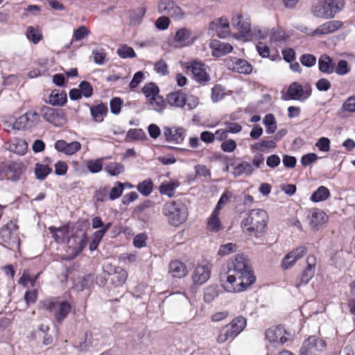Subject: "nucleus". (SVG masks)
<instances>
[{
	"mask_svg": "<svg viewBox=\"0 0 355 355\" xmlns=\"http://www.w3.org/2000/svg\"><path fill=\"white\" fill-rule=\"evenodd\" d=\"M168 272L173 277L182 278L187 275V270L184 263L175 260L170 263L168 266Z\"/></svg>",
	"mask_w": 355,
	"mask_h": 355,
	"instance_id": "obj_27",
	"label": "nucleus"
},
{
	"mask_svg": "<svg viewBox=\"0 0 355 355\" xmlns=\"http://www.w3.org/2000/svg\"><path fill=\"white\" fill-rule=\"evenodd\" d=\"M263 124L266 126V132L268 134H272L277 130L276 120L273 114H268L263 119Z\"/></svg>",
	"mask_w": 355,
	"mask_h": 355,
	"instance_id": "obj_44",
	"label": "nucleus"
},
{
	"mask_svg": "<svg viewBox=\"0 0 355 355\" xmlns=\"http://www.w3.org/2000/svg\"><path fill=\"white\" fill-rule=\"evenodd\" d=\"M340 109L343 112L355 113V95L348 97Z\"/></svg>",
	"mask_w": 355,
	"mask_h": 355,
	"instance_id": "obj_48",
	"label": "nucleus"
},
{
	"mask_svg": "<svg viewBox=\"0 0 355 355\" xmlns=\"http://www.w3.org/2000/svg\"><path fill=\"white\" fill-rule=\"evenodd\" d=\"M300 60L304 66L311 67L316 63V57L313 54H303L301 55Z\"/></svg>",
	"mask_w": 355,
	"mask_h": 355,
	"instance_id": "obj_57",
	"label": "nucleus"
},
{
	"mask_svg": "<svg viewBox=\"0 0 355 355\" xmlns=\"http://www.w3.org/2000/svg\"><path fill=\"white\" fill-rule=\"evenodd\" d=\"M49 230L57 243H67L68 238H69L71 235L68 226H62L59 228L50 227Z\"/></svg>",
	"mask_w": 355,
	"mask_h": 355,
	"instance_id": "obj_25",
	"label": "nucleus"
},
{
	"mask_svg": "<svg viewBox=\"0 0 355 355\" xmlns=\"http://www.w3.org/2000/svg\"><path fill=\"white\" fill-rule=\"evenodd\" d=\"M52 172V168L48 165L37 163L35 166V174L39 180H44Z\"/></svg>",
	"mask_w": 355,
	"mask_h": 355,
	"instance_id": "obj_39",
	"label": "nucleus"
},
{
	"mask_svg": "<svg viewBox=\"0 0 355 355\" xmlns=\"http://www.w3.org/2000/svg\"><path fill=\"white\" fill-rule=\"evenodd\" d=\"M137 191L144 196H148L153 191V182L150 178H147L137 185Z\"/></svg>",
	"mask_w": 355,
	"mask_h": 355,
	"instance_id": "obj_37",
	"label": "nucleus"
},
{
	"mask_svg": "<svg viewBox=\"0 0 355 355\" xmlns=\"http://www.w3.org/2000/svg\"><path fill=\"white\" fill-rule=\"evenodd\" d=\"M334 71L340 76H344L349 71L348 63L346 60L338 61L337 66L334 67Z\"/></svg>",
	"mask_w": 355,
	"mask_h": 355,
	"instance_id": "obj_59",
	"label": "nucleus"
},
{
	"mask_svg": "<svg viewBox=\"0 0 355 355\" xmlns=\"http://www.w3.org/2000/svg\"><path fill=\"white\" fill-rule=\"evenodd\" d=\"M28 149L26 141L22 139H15L8 146V150L18 155H24Z\"/></svg>",
	"mask_w": 355,
	"mask_h": 355,
	"instance_id": "obj_32",
	"label": "nucleus"
},
{
	"mask_svg": "<svg viewBox=\"0 0 355 355\" xmlns=\"http://www.w3.org/2000/svg\"><path fill=\"white\" fill-rule=\"evenodd\" d=\"M167 101L171 105L182 107L186 105L187 98L184 93L175 92L167 96Z\"/></svg>",
	"mask_w": 355,
	"mask_h": 355,
	"instance_id": "obj_31",
	"label": "nucleus"
},
{
	"mask_svg": "<svg viewBox=\"0 0 355 355\" xmlns=\"http://www.w3.org/2000/svg\"><path fill=\"white\" fill-rule=\"evenodd\" d=\"M94 61L98 65H103L105 61L106 52L103 49H94L92 51Z\"/></svg>",
	"mask_w": 355,
	"mask_h": 355,
	"instance_id": "obj_55",
	"label": "nucleus"
},
{
	"mask_svg": "<svg viewBox=\"0 0 355 355\" xmlns=\"http://www.w3.org/2000/svg\"><path fill=\"white\" fill-rule=\"evenodd\" d=\"M149 101V105L150 109L158 112H161L165 107V102L162 96L157 95L155 97L150 98Z\"/></svg>",
	"mask_w": 355,
	"mask_h": 355,
	"instance_id": "obj_43",
	"label": "nucleus"
},
{
	"mask_svg": "<svg viewBox=\"0 0 355 355\" xmlns=\"http://www.w3.org/2000/svg\"><path fill=\"white\" fill-rule=\"evenodd\" d=\"M26 168L19 162H10L8 164L7 179L12 182H17L24 173Z\"/></svg>",
	"mask_w": 355,
	"mask_h": 355,
	"instance_id": "obj_24",
	"label": "nucleus"
},
{
	"mask_svg": "<svg viewBox=\"0 0 355 355\" xmlns=\"http://www.w3.org/2000/svg\"><path fill=\"white\" fill-rule=\"evenodd\" d=\"M251 33L252 35L258 40H264L268 37L269 30L266 28H261L259 27H254L252 29Z\"/></svg>",
	"mask_w": 355,
	"mask_h": 355,
	"instance_id": "obj_61",
	"label": "nucleus"
},
{
	"mask_svg": "<svg viewBox=\"0 0 355 355\" xmlns=\"http://www.w3.org/2000/svg\"><path fill=\"white\" fill-rule=\"evenodd\" d=\"M94 282V277L91 274L85 275L80 278V281L76 284L78 290L83 291L89 288Z\"/></svg>",
	"mask_w": 355,
	"mask_h": 355,
	"instance_id": "obj_50",
	"label": "nucleus"
},
{
	"mask_svg": "<svg viewBox=\"0 0 355 355\" xmlns=\"http://www.w3.org/2000/svg\"><path fill=\"white\" fill-rule=\"evenodd\" d=\"M187 136V130L182 126L163 127V137L167 142L182 144Z\"/></svg>",
	"mask_w": 355,
	"mask_h": 355,
	"instance_id": "obj_8",
	"label": "nucleus"
},
{
	"mask_svg": "<svg viewBox=\"0 0 355 355\" xmlns=\"http://www.w3.org/2000/svg\"><path fill=\"white\" fill-rule=\"evenodd\" d=\"M158 12L171 17L181 19L184 17L182 9L173 0H162L158 4Z\"/></svg>",
	"mask_w": 355,
	"mask_h": 355,
	"instance_id": "obj_13",
	"label": "nucleus"
},
{
	"mask_svg": "<svg viewBox=\"0 0 355 355\" xmlns=\"http://www.w3.org/2000/svg\"><path fill=\"white\" fill-rule=\"evenodd\" d=\"M268 222V216L265 210L254 209L249 211L248 216L241 221V225L245 233L259 238L265 233Z\"/></svg>",
	"mask_w": 355,
	"mask_h": 355,
	"instance_id": "obj_2",
	"label": "nucleus"
},
{
	"mask_svg": "<svg viewBox=\"0 0 355 355\" xmlns=\"http://www.w3.org/2000/svg\"><path fill=\"white\" fill-rule=\"evenodd\" d=\"M87 167L92 173H99L103 168V160L102 159L89 160L87 163Z\"/></svg>",
	"mask_w": 355,
	"mask_h": 355,
	"instance_id": "obj_52",
	"label": "nucleus"
},
{
	"mask_svg": "<svg viewBox=\"0 0 355 355\" xmlns=\"http://www.w3.org/2000/svg\"><path fill=\"white\" fill-rule=\"evenodd\" d=\"M118 55L123 58H132L136 56V53L132 47L124 45L117 50Z\"/></svg>",
	"mask_w": 355,
	"mask_h": 355,
	"instance_id": "obj_53",
	"label": "nucleus"
},
{
	"mask_svg": "<svg viewBox=\"0 0 355 355\" xmlns=\"http://www.w3.org/2000/svg\"><path fill=\"white\" fill-rule=\"evenodd\" d=\"M124 189L123 184L121 182H116L115 185L109 193V199L111 200L119 198Z\"/></svg>",
	"mask_w": 355,
	"mask_h": 355,
	"instance_id": "obj_51",
	"label": "nucleus"
},
{
	"mask_svg": "<svg viewBox=\"0 0 355 355\" xmlns=\"http://www.w3.org/2000/svg\"><path fill=\"white\" fill-rule=\"evenodd\" d=\"M327 6V1L314 4L311 8V13L316 17L323 19H331V14L329 12V6Z\"/></svg>",
	"mask_w": 355,
	"mask_h": 355,
	"instance_id": "obj_29",
	"label": "nucleus"
},
{
	"mask_svg": "<svg viewBox=\"0 0 355 355\" xmlns=\"http://www.w3.org/2000/svg\"><path fill=\"white\" fill-rule=\"evenodd\" d=\"M255 276L247 259L243 255H236L227 263V270L220 275L221 286L230 293L245 291L254 283Z\"/></svg>",
	"mask_w": 355,
	"mask_h": 355,
	"instance_id": "obj_1",
	"label": "nucleus"
},
{
	"mask_svg": "<svg viewBox=\"0 0 355 355\" xmlns=\"http://www.w3.org/2000/svg\"><path fill=\"white\" fill-rule=\"evenodd\" d=\"M159 87L154 83L146 84L142 88V92L146 98H150L159 95Z\"/></svg>",
	"mask_w": 355,
	"mask_h": 355,
	"instance_id": "obj_41",
	"label": "nucleus"
},
{
	"mask_svg": "<svg viewBox=\"0 0 355 355\" xmlns=\"http://www.w3.org/2000/svg\"><path fill=\"white\" fill-rule=\"evenodd\" d=\"M67 102V94L65 92L59 93L53 90L49 96V103L54 106H62Z\"/></svg>",
	"mask_w": 355,
	"mask_h": 355,
	"instance_id": "obj_38",
	"label": "nucleus"
},
{
	"mask_svg": "<svg viewBox=\"0 0 355 355\" xmlns=\"http://www.w3.org/2000/svg\"><path fill=\"white\" fill-rule=\"evenodd\" d=\"M180 185L178 180H171L168 182H164L159 187V191L161 194L166 195L169 198L174 196L175 190Z\"/></svg>",
	"mask_w": 355,
	"mask_h": 355,
	"instance_id": "obj_34",
	"label": "nucleus"
},
{
	"mask_svg": "<svg viewBox=\"0 0 355 355\" xmlns=\"http://www.w3.org/2000/svg\"><path fill=\"white\" fill-rule=\"evenodd\" d=\"M222 227L219 216L211 214L207 220V229L209 231L218 232Z\"/></svg>",
	"mask_w": 355,
	"mask_h": 355,
	"instance_id": "obj_45",
	"label": "nucleus"
},
{
	"mask_svg": "<svg viewBox=\"0 0 355 355\" xmlns=\"http://www.w3.org/2000/svg\"><path fill=\"white\" fill-rule=\"evenodd\" d=\"M39 114L55 126H61L65 123L63 111L60 109L43 106Z\"/></svg>",
	"mask_w": 355,
	"mask_h": 355,
	"instance_id": "obj_9",
	"label": "nucleus"
},
{
	"mask_svg": "<svg viewBox=\"0 0 355 355\" xmlns=\"http://www.w3.org/2000/svg\"><path fill=\"white\" fill-rule=\"evenodd\" d=\"M343 25V23L339 20L328 21L320 25L313 31L304 32L312 37H321L336 32L339 30Z\"/></svg>",
	"mask_w": 355,
	"mask_h": 355,
	"instance_id": "obj_10",
	"label": "nucleus"
},
{
	"mask_svg": "<svg viewBox=\"0 0 355 355\" xmlns=\"http://www.w3.org/2000/svg\"><path fill=\"white\" fill-rule=\"evenodd\" d=\"M124 166L120 163L110 162L105 166V171L112 176H116L122 173Z\"/></svg>",
	"mask_w": 355,
	"mask_h": 355,
	"instance_id": "obj_46",
	"label": "nucleus"
},
{
	"mask_svg": "<svg viewBox=\"0 0 355 355\" xmlns=\"http://www.w3.org/2000/svg\"><path fill=\"white\" fill-rule=\"evenodd\" d=\"M40 119V114L37 112L33 110L28 111L26 114L15 120L12 123V128L18 130L31 128L37 125Z\"/></svg>",
	"mask_w": 355,
	"mask_h": 355,
	"instance_id": "obj_7",
	"label": "nucleus"
},
{
	"mask_svg": "<svg viewBox=\"0 0 355 355\" xmlns=\"http://www.w3.org/2000/svg\"><path fill=\"white\" fill-rule=\"evenodd\" d=\"M81 144L79 141L67 143L65 140L60 139L55 141V149L67 155H73L81 149Z\"/></svg>",
	"mask_w": 355,
	"mask_h": 355,
	"instance_id": "obj_21",
	"label": "nucleus"
},
{
	"mask_svg": "<svg viewBox=\"0 0 355 355\" xmlns=\"http://www.w3.org/2000/svg\"><path fill=\"white\" fill-rule=\"evenodd\" d=\"M315 265L316 258L313 255H309L306 258V266L302 272L300 281L297 284V287L306 285L310 282L315 274Z\"/></svg>",
	"mask_w": 355,
	"mask_h": 355,
	"instance_id": "obj_16",
	"label": "nucleus"
},
{
	"mask_svg": "<svg viewBox=\"0 0 355 355\" xmlns=\"http://www.w3.org/2000/svg\"><path fill=\"white\" fill-rule=\"evenodd\" d=\"M318 159V155L315 153H311L304 155L301 157L300 162L302 165H303L304 166H308L312 164L313 163L315 162Z\"/></svg>",
	"mask_w": 355,
	"mask_h": 355,
	"instance_id": "obj_62",
	"label": "nucleus"
},
{
	"mask_svg": "<svg viewBox=\"0 0 355 355\" xmlns=\"http://www.w3.org/2000/svg\"><path fill=\"white\" fill-rule=\"evenodd\" d=\"M311 92L312 88L309 83L302 85L298 82H293L288 86L287 92L282 98L284 101H304L311 96Z\"/></svg>",
	"mask_w": 355,
	"mask_h": 355,
	"instance_id": "obj_6",
	"label": "nucleus"
},
{
	"mask_svg": "<svg viewBox=\"0 0 355 355\" xmlns=\"http://www.w3.org/2000/svg\"><path fill=\"white\" fill-rule=\"evenodd\" d=\"M218 296L217 286H209L204 292V300L207 303L213 302Z\"/></svg>",
	"mask_w": 355,
	"mask_h": 355,
	"instance_id": "obj_47",
	"label": "nucleus"
},
{
	"mask_svg": "<svg viewBox=\"0 0 355 355\" xmlns=\"http://www.w3.org/2000/svg\"><path fill=\"white\" fill-rule=\"evenodd\" d=\"M162 214L171 225L178 227L187 219L188 210L184 202L180 200H174L164 205Z\"/></svg>",
	"mask_w": 355,
	"mask_h": 355,
	"instance_id": "obj_3",
	"label": "nucleus"
},
{
	"mask_svg": "<svg viewBox=\"0 0 355 355\" xmlns=\"http://www.w3.org/2000/svg\"><path fill=\"white\" fill-rule=\"evenodd\" d=\"M196 40V37H193L191 31L186 28L178 29L174 36V46L176 48H182L191 46Z\"/></svg>",
	"mask_w": 355,
	"mask_h": 355,
	"instance_id": "obj_14",
	"label": "nucleus"
},
{
	"mask_svg": "<svg viewBox=\"0 0 355 355\" xmlns=\"http://www.w3.org/2000/svg\"><path fill=\"white\" fill-rule=\"evenodd\" d=\"M26 37L33 44L39 43L42 39V35L38 28L28 26L26 31Z\"/></svg>",
	"mask_w": 355,
	"mask_h": 355,
	"instance_id": "obj_42",
	"label": "nucleus"
},
{
	"mask_svg": "<svg viewBox=\"0 0 355 355\" xmlns=\"http://www.w3.org/2000/svg\"><path fill=\"white\" fill-rule=\"evenodd\" d=\"M209 47L212 51V55L216 58L222 57L232 51V46L226 42L217 40H213L209 43Z\"/></svg>",
	"mask_w": 355,
	"mask_h": 355,
	"instance_id": "obj_22",
	"label": "nucleus"
},
{
	"mask_svg": "<svg viewBox=\"0 0 355 355\" xmlns=\"http://www.w3.org/2000/svg\"><path fill=\"white\" fill-rule=\"evenodd\" d=\"M330 196L329 190L324 186L319 187L310 197V200L314 202L324 201Z\"/></svg>",
	"mask_w": 355,
	"mask_h": 355,
	"instance_id": "obj_36",
	"label": "nucleus"
},
{
	"mask_svg": "<svg viewBox=\"0 0 355 355\" xmlns=\"http://www.w3.org/2000/svg\"><path fill=\"white\" fill-rule=\"evenodd\" d=\"M327 6H329V12L331 14V18H334L335 15L340 12L345 6L344 0H326Z\"/></svg>",
	"mask_w": 355,
	"mask_h": 355,
	"instance_id": "obj_40",
	"label": "nucleus"
},
{
	"mask_svg": "<svg viewBox=\"0 0 355 355\" xmlns=\"http://www.w3.org/2000/svg\"><path fill=\"white\" fill-rule=\"evenodd\" d=\"M232 24L234 26L240 31L243 34L251 33V24L249 18H244L242 15H238L232 17Z\"/></svg>",
	"mask_w": 355,
	"mask_h": 355,
	"instance_id": "obj_26",
	"label": "nucleus"
},
{
	"mask_svg": "<svg viewBox=\"0 0 355 355\" xmlns=\"http://www.w3.org/2000/svg\"><path fill=\"white\" fill-rule=\"evenodd\" d=\"M43 306L53 313L55 320L62 324L71 311V305L67 301H59L55 299L46 300L43 302Z\"/></svg>",
	"mask_w": 355,
	"mask_h": 355,
	"instance_id": "obj_4",
	"label": "nucleus"
},
{
	"mask_svg": "<svg viewBox=\"0 0 355 355\" xmlns=\"http://www.w3.org/2000/svg\"><path fill=\"white\" fill-rule=\"evenodd\" d=\"M246 320L241 316L236 317L232 322L223 327L216 338L218 343H223L227 340H233L245 327Z\"/></svg>",
	"mask_w": 355,
	"mask_h": 355,
	"instance_id": "obj_5",
	"label": "nucleus"
},
{
	"mask_svg": "<svg viewBox=\"0 0 355 355\" xmlns=\"http://www.w3.org/2000/svg\"><path fill=\"white\" fill-rule=\"evenodd\" d=\"M284 331L280 326L272 327L266 331V340L275 346L283 345L287 341V338L284 336Z\"/></svg>",
	"mask_w": 355,
	"mask_h": 355,
	"instance_id": "obj_19",
	"label": "nucleus"
},
{
	"mask_svg": "<svg viewBox=\"0 0 355 355\" xmlns=\"http://www.w3.org/2000/svg\"><path fill=\"white\" fill-rule=\"evenodd\" d=\"M67 243L69 248H71L75 253L78 254L82 252L87 245V234L81 230H78L71 234Z\"/></svg>",
	"mask_w": 355,
	"mask_h": 355,
	"instance_id": "obj_11",
	"label": "nucleus"
},
{
	"mask_svg": "<svg viewBox=\"0 0 355 355\" xmlns=\"http://www.w3.org/2000/svg\"><path fill=\"white\" fill-rule=\"evenodd\" d=\"M188 69L191 70L193 78L196 82L205 84L210 80V76L204 64L198 62H193Z\"/></svg>",
	"mask_w": 355,
	"mask_h": 355,
	"instance_id": "obj_18",
	"label": "nucleus"
},
{
	"mask_svg": "<svg viewBox=\"0 0 355 355\" xmlns=\"http://www.w3.org/2000/svg\"><path fill=\"white\" fill-rule=\"evenodd\" d=\"M326 347V343L315 336H309L303 343L300 349V355H314L315 351H322Z\"/></svg>",
	"mask_w": 355,
	"mask_h": 355,
	"instance_id": "obj_12",
	"label": "nucleus"
},
{
	"mask_svg": "<svg viewBox=\"0 0 355 355\" xmlns=\"http://www.w3.org/2000/svg\"><path fill=\"white\" fill-rule=\"evenodd\" d=\"M211 266L209 263L196 266L192 275V279L195 284L201 285L208 281L210 278Z\"/></svg>",
	"mask_w": 355,
	"mask_h": 355,
	"instance_id": "obj_15",
	"label": "nucleus"
},
{
	"mask_svg": "<svg viewBox=\"0 0 355 355\" xmlns=\"http://www.w3.org/2000/svg\"><path fill=\"white\" fill-rule=\"evenodd\" d=\"M79 87L82 96H84L86 98L92 96L93 94V88L89 82L85 80L82 81L79 85Z\"/></svg>",
	"mask_w": 355,
	"mask_h": 355,
	"instance_id": "obj_60",
	"label": "nucleus"
},
{
	"mask_svg": "<svg viewBox=\"0 0 355 355\" xmlns=\"http://www.w3.org/2000/svg\"><path fill=\"white\" fill-rule=\"evenodd\" d=\"M318 68L320 72L331 74L334 71L333 60L330 56L323 54L318 60Z\"/></svg>",
	"mask_w": 355,
	"mask_h": 355,
	"instance_id": "obj_30",
	"label": "nucleus"
},
{
	"mask_svg": "<svg viewBox=\"0 0 355 355\" xmlns=\"http://www.w3.org/2000/svg\"><path fill=\"white\" fill-rule=\"evenodd\" d=\"M224 96L225 91L220 85H216L212 88L211 98L214 103L221 101Z\"/></svg>",
	"mask_w": 355,
	"mask_h": 355,
	"instance_id": "obj_54",
	"label": "nucleus"
},
{
	"mask_svg": "<svg viewBox=\"0 0 355 355\" xmlns=\"http://www.w3.org/2000/svg\"><path fill=\"white\" fill-rule=\"evenodd\" d=\"M350 297L348 302V307L352 314L355 315V282L350 284Z\"/></svg>",
	"mask_w": 355,
	"mask_h": 355,
	"instance_id": "obj_64",
	"label": "nucleus"
},
{
	"mask_svg": "<svg viewBox=\"0 0 355 355\" xmlns=\"http://www.w3.org/2000/svg\"><path fill=\"white\" fill-rule=\"evenodd\" d=\"M123 103V101L120 97L113 98L110 103L111 112L114 114H119Z\"/></svg>",
	"mask_w": 355,
	"mask_h": 355,
	"instance_id": "obj_58",
	"label": "nucleus"
},
{
	"mask_svg": "<svg viewBox=\"0 0 355 355\" xmlns=\"http://www.w3.org/2000/svg\"><path fill=\"white\" fill-rule=\"evenodd\" d=\"M210 28L214 30V28L217 29H224L229 28V21L226 18H219L215 21H212L210 24Z\"/></svg>",
	"mask_w": 355,
	"mask_h": 355,
	"instance_id": "obj_63",
	"label": "nucleus"
},
{
	"mask_svg": "<svg viewBox=\"0 0 355 355\" xmlns=\"http://www.w3.org/2000/svg\"><path fill=\"white\" fill-rule=\"evenodd\" d=\"M254 172L253 165L246 161H241L234 167L232 172L234 177H239L241 175L250 176Z\"/></svg>",
	"mask_w": 355,
	"mask_h": 355,
	"instance_id": "obj_28",
	"label": "nucleus"
},
{
	"mask_svg": "<svg viewBox=\"0 0 355 355\" xmlns=\"http://www.w3.org/2000/svg\"><path fill=\"white\" fill-rule=\"evenodd\" d=\"M90 112L95 121L101 122L107 112V107L104 103L93 105L90 107Z\"/></svg>",
	"mask_w": 355,
	"mask_h": 355,
	"instance_id": "obj_35",
	"label": "nucleus"
},
{
	"mask_svg": "<svg viewBox=\"0 0 355 355\" xmlns=\"http://www.w3.org/2000/svg\"><path fill=\"white\" fill-rule=\"evenodd\" d=\"M107 271L108 275H112L111 281L115 286H121L125 284L128 277V272L123 268L116 266L113 267L110 265Z\"/></svg>",
	"mask_w": 355,
	"mask_h": 355,
	"instance_id": "obj_23",
	"label": "nucleus"
},
{
	"mask_svg": "<svg viewBox=\"0 0 355 355\" xmlns=\"http://www.w3.org/2000/svg\"><path fill=\"white\" fill-rule=\"evenodd\" d=\"M306 252L307 248L305 246H299L288 252L282 259V268L284 270L291 268L298 259H301L306 253Z\"/></svg>",
	"mask_w": 355,
	"mask_h": 355,
	"instance_id": "obj_17",
	"label": "nucleus"
},
{
	"mask_svg": "<svg viewBox=\"0 0 355 355\" xmlns=\"http://www.w3.org/2000/svg\"><path fill=\"white\" fill-rule=\"evenodd\" d=\"M309 225L314 231H318L324 223L328 221L327 215L320 209H313L308 216Z\"/></svg>",
	"mask_w": 355,
	"mask_h": 355,
	"instance_id": "obj_20",
	"label": "nucleus"
},
{
	"mask_svg": "<svg viewBox=\"0 0 355 355\" xmlns=\"http://www.w3.org/2000/svg\"><path fill=\"white\" fill-rule=\"evenodd\" d=\"M146 12V9L144 7H139L135 10H132L129 14V18L132 24L139 23L141 19L144 17Z\"/></svg>",
	"mask_w": 355,
	"mask_h": 355,
	"instance_id": "obj_49",
	"label": "nucleus"
},
{
	"mask_svg": "<svg viewBox=\"0 0 355 355\" xmlns=\"http://www.w3.org/2000/svg\"><path fill=\"white\" fill-rule=\"evenodd\" d=\"M154 70L162 76H166L169 72L168 64L162 59L155 63Z\"/></svg>",
	"mask_w": 355,
	"mask_h": 355,
	"instance_id": "obj_56",
	"label": "nucleus"
},
{
	"mask_svg": "<svg viewBox=\"0 0 355 355\" xmlns=\"http://www.w3.org/2000/svg\"><path fill=\"white\" fill-rule=\"evenodd\" d=\"M232 69L239 73L250 74L252 71V66L245 60L236 59L232 63Z\"/></svg>",
	"mask_w": 355,
	"mask_h": 355,
	"instance_id": "obj_33",
	"label": "nucleus"
}]
</instances>
